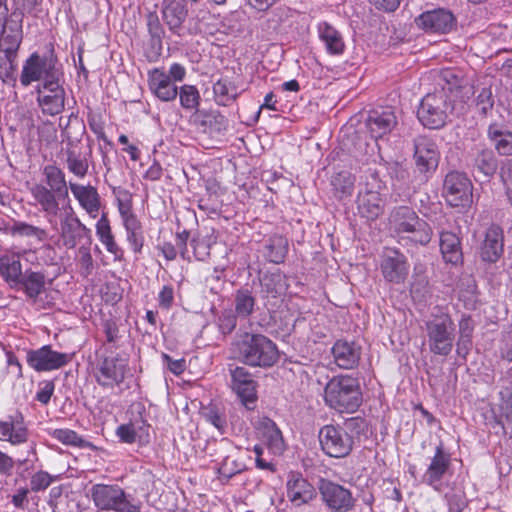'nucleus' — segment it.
Instances as JSON below:
<instances>
[{
	"label": "nucleus",
	"instance_id": "nucleus-1",
	"mask_svg": "<svg viewBox=\"0 0 512 512\" xmlns=\"http://www.w3.org/2000/svg\"><path fill=\"white\" fill-rule=\"evenodd\" d=\"M235 353L240 361L253 367H271L279 359L276 345L261 334L243 335L235 343Z\"/></svg>",
	"mask_w": 512,
	"mask_h": 512
},
{
	"label": "nucleus",
	"instance_id": "nucleus-2",
	"mask_svg": "<svg viewBox=\"0 0 512 512\" xmlns=\"http://www.w3.org/2000/svg\"><path fill=\"white\" fill-rule=\"evenodd\" d=\"M361 400L359 382L352 376H334L325 386V404L338 412L352 413L356 411Z\"/></svg>",
	"mask_w": 512,
	"mask_h": 512
},
{
	"label": "nucleus",
	"instance_id": "nucleus-3",
	"mask_svg": "<svg viewBox=\"0 0 512 512\" xmlns=\"http://www.w3.org/2000/svg\"><path fill=\"white\" fill-rule=\"evenodd\" d=\"M95 506L103 511L141 512L142 502L118 485L95 484L91 489Z\"/></svg>",
	"mask_w": 512,
	"mask_h": 512
},
{
	"label": "nucleus",
	"instance_id": "nucleus-4",
	"mask_svg": "<svg viewBox=\"0 0 512 512\" xmlns=\"http://www.w3.org/2000/svg\"><path fill=\"white\" fill-rule=\"evenodd\" d=\"M390 223L394 232L401 238L421 245H426L431 240L430 226L410 207L401 206L395 209L391 214Z\"/></svg>",
	"mask_w": 512,
	"mask_h": 512
},
{
	"label": "nucleus",
	"instance_id": "nucleus-5",
	"mask_svg": "<svg viewBox=\"0 0 512 512\" xmlns=\"http://www.w3.org/2000/svg\"><path fill=\"white\" fill-rule=\"evenodd\" d=\"M428 345L432 353L441 356L450 354L454 344L455 325L450 315L438 309L426 322Z\"/></svg>",
	"mask_w": 512,
	"mask_h": 512
},
{
	"label": "nucleus",
	"instance_id": "nucleus-6",
	"mask_svg": "<svg viewBox=\"0 0 512 512\" xmlns=\"http://www.w3.org/2000/svg\"><path fill=\"white\" fill-rule=\"evenodd\" d=\"M451 110V100L443 88L427 94L422 99L417 117L423 126L429 129H439L445 125Z\"/></svg>",
	"mask_w": 512,
	"mask_h": 512
},
{
	"label": "nucleus",
	"instance_id": "nucleus-7",
	"mask_svg": "<svg viewBox=\"0 0 512 512\" xmlns=\"http://www.w3.org/2000/svg\"><path fill=\"white\" fill-rule=\"evenodd\" d=\"M321 450L331 458H345L353 450L354 437L340 425H324L318 433Z\"/></svg>",
	"mask_w": 512,
	"mask_h": 512
},
{
	"label": "nucleus",
	"instance_id": "nucleus-8",
	"mask_svg": "<svg viewBox=\"0 0 512 512\" xmlns=\"http://www.w3.org/2000/svg\"><path fill=\"white\" fill-rule=\"evenodd\" d=\"M58 78H61V72L55 63L51 59L33 53L23 64L20 82L27 87L33 82L42 81V84H46L49 80Z\"/></svg>",
	"mask_w": 512,
	"mask_h": 512
},
{
	"label": "nucleus",
	"instance_id": "nucleus-9",
	"mask_svg": "<svg viewBox=\"0 0 512 512\" xmlns=\"http://www.w3.org/2000/svg\"><path fill=\"white\" fill-rule=\"evenodd\" d=\"M472 182L466 174L452 171L445 177L443 195L450 206L468 207L472 203Z\"/></svg>",
	"mask_w": 512,
	"mask_h": 512
},
{
	"label": "nucleus",
	"instance_id": "nucleus-10",
	"mask_svg": "<svg viewBox=\"0 0 512 512\" xmlns=\"http://www.w3.org/2000/svg\"><path fill=\"white\" fill-rule=\"evenodd\" d=\"M450 469L451 456L444 451L442 445H438L422 476V482L434 491L442 492L447 486L446 479L451 475Z\"/></svg>",
	"mask_w": 512,
	"mask_h": 512
},
{
	"label": "nucleus",
	"instance_id": "nucleus-11",
	"mask_svg": "<svg viewBox=\"0 0 512 512\" xmlns=\"http://www.w3.org/2000/svg\"><path fill=\"white\" fill-rule=\"evenodd\" d=\"M72 356L52 350L50 345H44L27 352L28 365L37 372H48L62 368L68 364Z\"/></svg>",
	"mask_w": 512,
	"mask_h": 512
},
{
	"label": "nucleus",
	"instance_id": "nucleus-12",
	"mask_svg": "<svg viewBox=\"0 0 512 512\" xmlns=\"http://www.w3.org/2000/svg\"><path fill=\"white\" fill-rule=\"evenodd\" d=\"M60 79H53L37 87V102L42 112L54 116L60 114L65 106V91Z\"/></svg>",
	"mask_w": 512,
	"mask_h": 512
},
{
	"label": "nucleus",
	"instance_id": "nucleus-13",
	"mask_svg": "<svg viewBox=\"0 0 512 512\" xmlns=\"http://www.w3.org/2000/svg\"><path fill=\"white\" fill-rule=\"evenodd\" d=\"M380 269L386 281L400 284L408 276L409 264L404 254L396 249L388 248L381 256Z\"/></svg>",
	"mask_w": 512,
	"mask_h": 512
},
{
	"label": "nucleus",
	"instance_id": "nucleus-14",
	"mask_svg": "<svg viewBox=\"0 0 512 512\" xmlns=\"http://www.w3.org/2000/svg\"><path fill=\"white\" fill-rule=\"evenodd\" d=\"M414 160L417 170L427 178L438 167L439 151L436 143L425 136H419L414 142Z\"/></svg>",
	"mask_w": 512,
	"mask_h": 512
},
{
	"label": "nucleus",
	"instance_id": "nucleus-15",
	"mask_svg": "<svg viewBox=\"0 0 512 512\" xmlns=\"http://www.w3.org/2000/svg\"><path fill=\"white\" fill-rule=\"evenodd\" d=\"M319 490L324 503L335 512H348L354 506L352 493L339 484L322 480Z\"/></svg>",
	"mask_w": 512,
	"mask_h": 512
},
{
	"label": "nucleus",
	"instance_id": "nucleus-16",
	"mask_svg": "<svg viewBox=\"0 0 512 512\" xmlns=\"http://www.w3.org/2000/svg\"><path fill=\"white\" fill-rule=\"evenodd\" d=\"M416 23L428 33L446 34L453 30L456 19L449 10L440 8L422 13Z\"/></svg>",
	"mask_w": 512,
	"mask_h": 512
},
{
	"label": "nucleus",
	"instance_id": "nucleus-17",
	"mask_svg": "<svg viewBox=\"0 0 512 512\" xmlns=\"http://www.w3.org/2000/svg\"><path fill=\"white\" fill-rule=\"evenodd\" d=\"M90 233L72 209L60 221V236L67 249H74L83 238H90Z\"/></svg>",
	"mask_w": 512,
	"mask_h": 512
},
{
	"label": "nucleus",
	"instance_id": "nucleus-18",
	"mask_svg": "<svg viewBox=\"0 0 512 512\" xmlns=\"http://www.w3.org/2000/svg\"><path fill=\"white\" fill-rule=\"evenodd\" d=\"M386 205L385 196L378 190L370 189L360 191L357 197V210L361 217L374 221L383 214Z\"/></svg>",
	"mask_w": 512,
	"mask_h": 512
},
{
	"label": "nucleus",
	"instance_id": "nucleus-19",
	"mask_svg": "<svg viewBox=\"0 0 512 512\" xmlns=\"http://www.w3.org/2000/svg\"><path fill=\"white\" fill-rule=\"evenodd\" d=\"M148 85L152 94L163 102H170L178 95L177 86L170 80V76L161 68H154L148 72Z\"/></svg>",
	"mask_w": 512,
	"mask_h": 512
},
{
	"label": "nucleus",
	"instance_id": "nucleus-20",
	"mask_svg": "<svg viewBox=\"0 0 512 512\" xmlns=\"http://www.w3.org/2000/svg\"><path fill=\"white\" fill-rule=\"evenodd\" d=\"M28 438V427L21 414L0 420V441L17 446L26 443Z\"/></svg>",
	"mask_w": 512,
	"mask_h": 512
},
{
	"label": "nucleus",
	"instance_id": "nucleus-21",
	"mask_svg": "<svg viewBox=\"0 0 512 512\" xmlns=\"http://www.w3.org/2000/svg\"><path fill=\"white\" fill-rule=\"evenodd\" d=\"M21 40L22 20L19 15L12 14L0 24V51L17 52Z\"/></svg>",
	"mask_w": 512,
	"mask_h": 512
},
{
	"label": "nucleus",
	"instance_id": "nucleus-22",
	"mask_svg": "<svg viewBox=\"0 0 512 512\" xmlns=\"http://www.w3.org/2000/svg\"><path fill=\"white\" fill-rule=\"evenodd\" d=\"M161 14L169 30L173 34L180 36L182 25L188 15L187 7L182 0H163L161 3Z\"/></svg>",
	"mask_w": 512,
	"mask_h": 512
},
{
	"label": "nucleus",
	"instance_id": "nucleus-23",
	"mask_svg": "<svg viewBox=\"0 0 512 512\" xmlns=\"http://www.w3.org/2000/svg\"><path fill=\"white\" fill-rule=\"evenodd\" d=\"M319 40L323 44L327 54L341 56L344 54L346 45L342 33L330 23L323 21L317 24Z\"/></svg>",
	"mask_w": 512,
	"mask_h": 512
},
{
	"label": "nucleus",
	"instance_id": "nucleus-24",
	"mask_svg": "<svg viewBox=\"0 0 512 512\" xmlns=\"http://www.w3.org/2000/svg\"><path fill=\"white\" fill-rule=\"evenodd\" d=\"M126 368L127 364L123 359L105 358L100 366L97 381L104 387L118 385L124 380Z\"/></svg>",
	"mask_w": 512,
	"mask_h": 512
},
{
	"label": "nucleus",
	"instance_id": "nucleus-25",
	"mask_svg": "<svg viewBox=\"0 0 512 512\" xmlns=\"http://www.w3.org/2000/svg\"><path fill=\"white\" fill-rule=\"evenodd\" d=\"M255 428L259 437L264 441L272 453L281 454L284 451L282 433L274 421L268 417H259L255 422Z\"/></svg>",
	"mask_w": 512,
	"mask_h": 512
},
{
	"label": "nucleus",
	"instance_id": "nucleus-26",
	"mask_svg": "<svg viewBox=\"0 0 512 512\" xmlns=\"http://www.w3.org/2000/svg\"><path fill=\"white\" fill-rule=\"evenodd\" d=\"M397 124V118L390 108L373 110L367 119V128L375 139L390 133Z\"/></svg>",
	"mask_w": 512,
	"mask_h": 512
},
{
	"label": "nucleus",
	"instance_id": "nucleus-27",
	"mask_svg": "<svg viewBox=\"0 0 512 512\" xmlns=\"http://www.w3.org/2000/svg\"><path fill=\"white\" fill-rule=\"evenodd\" d=\"M69 188L79 202V205L91 218H97L101 206L100 196L97 189L91 185L69 183Z\"/></svg>",
	"mask_w": 512,
	"mask_h": 512
},
{
	"label": "nucleus",
	"instance_id": "nucleus-28",
	"mask_svg": "<svg viewBox=\"0 0 512 512\" xmlns=\"http://www.w3.org/2000/svg\"><path fill=\"white\" fill-rule=\"evenodd\" d=\"M314 496V488L298 473H290L287 481V497L295 506L310 501Z\"/></svg>",
	"mask_w": 512,
	"mask_h": 512
},
{
	"label": "nucleus",
	"instance_id": "nucleus-29",
	"mask_svg": "<svg viewBox=\"0 0 512 512\" xmlns=\"http://www.w3.org/2000/svg\"><path fill=\"white\" fill-rule=\"evenodd\" d=\"M54 191L42 184H36L31 188V194L35 201L41 206L49 223H56V216L59 211V203Z\"/></svg>",
	"mask_w": 512,
	"mask_h": 512
},
{
	"label": "nucleus",
	"instance_id": "nucleus-30",
	"mask_svg": "<svg viewBox=\"0 0 512 512\" xmlns=\"http://www.w3.org/2000/svg\"><path fill=\"white\" fill-rule=\"evenodd\" d=\"M46 284L44 273L27 269L19 278L17 287L13 288L21 290L28 298L36 300L45 291Z\"/></svg>",
	"mask_w": 512,
	"mask_h": 512
},
{
	"label": "nucleus",
	"instance_id": "nucleus-31",
	"mask_svg": "<svg viewBox=\"0 0 512 512\" xmlns=\"http://www.w3.org/2000/svg\"><path fill=\"white\" fill-rule=\"evenodd\" d=\"M336 365L342 369H351L360 359V348L353 342L338 340L332 347Z\"/></svg>",
	"mask_w": 512,
	"mask_h": 512
},
{
	"label": "nucleus",
	"instance_id": "nucleus-32",
	"mask_svg": "<svg viewBox=\"0 0 512 512\" xmlns=\"http://www.w3.org/2000/svg\"><path fill=\"white\" fill-rule=\"evenodd\" d=\"M503 253V234L498 226H491L485 234L481 257L486 262H496Z\"/></svg>",
	"mask_w": 512,
	"mask_h": 512
},
{
	"label": "nucleus",
	"instance_id": "nucleus-33",
	"mask_svg": "<svg viewBox=\"0 0 512 512\" xmlns=\"http://www.w3.org/2000/svg\"><path fill=\"white\" fill-rule=\"evenodd\" d=\"M21 255L15 252H7L0 256V276L11 288L17 287V282L22 276Z\"/></svg>",
	"mask_w": 512,
	"mask_h": 512
},
{
	"label": "nucleus",
	"instance_id": "nucleus-34",
	"mask_svg": "<svg viewBox=\"0 0 512 512\" xmlns=\"http://www.w3.org/2000/svg\"><path fill=\"white\" fill-rule=\"evenodd\" d=\"M149 425L144 421H134L121 424L117 427L115 434L119 440L126 444H132L136 441L145 442L149 437Z\"/></svg>",
	"mask_w": 512,
	"mask_h": 512
},
{
	"label": "nucleus",
	"instance_id": "nucleus-35",
	"mask_svg": "<svg viewBox=\"0 0 512 512\" xmlns=\"http://www.w3.org/2000/svg\"><path fill=\"white\" fill-rule=\"evenodd\" d=\"M240 86L228 77H221L213 85L215 102L218 105L228 106L242 93Z\"/></svg>",
	"mask_w": 512,
	"mask_h": 512
},
{
	"label": "nucleus",
	"instance_id": "nucleus-36",
	"mask_svg": "<svg viewBox=\"0 0 512 512\" xmlns=\"http://www.w3.org/2000/svg\"><path fill=\"white\" fill-rule=\"evenodd\" d=\"M440 250L447 263L458 264L462 260L459 237L452 232H443L440 235Z\"/></svg>",
	"mask_w": 512,
	"mask_h": 512
},
{
	"label": "nucleus",
	"instance_id": "nucleus-37",
	"mask_svg": "<svg viewBox=\"0 0 512 512\" xmlns=\"http://www.w3.org/2000/svg\"><path fill=\"white\" fill-rule=\"evenodd\" d=\"M488 137L501 155H512V132L492 124L488 128Z\"/></svg>",
	"mask_w": 512,
	"mask_h": 512
},
{
	"label": "nucleus",
	"instance_id": "nucleus-38",
	"mask_svg": "<svg viewBox=\"0 0 512 512\" xmlns=\"http://www.w3.org/2000/svg\"><path fill=\"white\" fill-rule=\"evenodd\" d=\"M126 231V239L134 253H140L144 246L145 237L143 227L137 218L122 223Z\"/></svg>",
	"mask_w": 512,
	"mask_h": 512
},
{
	"label": "nucleus",
	"instance_id": "nucleus-39",
	"mask_svg": "<svg viewBox=\"0 0 512 512\" xmlns=\"http://www.w3.org/2000/svg\"><path fill=\"white\" fill-rule=\"evenodd\" d=\"M113 194L116 198L117 209L122 223L137 218V215L133 212L132 193L125 188L116 187L113 188Z\"/></svg>",
	"mask_w": 512,
	"mask_h": 512
},
{
	"label": "nucleus",
	"instance_id": "nucleus-40",
	"mask_svg": "<svg viewBox=\"0 0 512 512\" xmlns=\"http://www.w3.org/2000/svg\"><path fill=\"white\" fill-rule=\"evenodd\" d=\"M43 174L46 179V184L50 190L54 192H64L67 194V184L65 180V174L63 171L55 165H47Z\"/></svg>",
	"mask_w": 512,
	"mask_h": 512
},
{
	"label": "nucleus",
	"instance_id": "nucleus-41",
	"mask_svg": "<svg viewBox=\"0 0 512 512\" xmlns=\"http://www.w3.org/2000/svg\"><path fill=\"white\" fill-rule=\"evenodd\" d=\"M10 232L13 236L27 237L35 239L38 242H43L47 238L45 229L31 225L23 221H17L10 227Z\"/></svg>",
	"mask_w": 512,
	"mask_h": 512
},
{
	"label": "nucleus",
	"instance_id": "nucleus-42",
	"mask_svg": "<svg viewBox=\"0 0 512 512\" xmlns=\"http://www.w3.org/2000/svg\"><path fill=\"white\" fill-rule=\"evenodd\" d=\"M497 168V162L493 151L489 149H480L475 158V169L478 173L483 174L485 178H489L494 174Z\"/></svg>",
	"mask_w": 512,
	"mask_h": 512
},
{
	"label": "nucleus",
	"instance_id": "nucleus-43",
	"mask_svg": "<svg viewBox=\"0 0 512 512\" xmlns=\"http://www.w3.org/2000/svg\"><path fill=\"white\" fill-rule=\"evenodd\" d=\"M17 52L0 51V78L4 83L15 81Z\"/></svg>",
	"mask_w": 512,
	"mask_h": 512
},
{
	"label": "nucleus",
	"instance_id": "nucleus-44",
	"mask_svg": "<svg viewBox=\"0 0 512 512\" xmlns=\"http://www.w3.org/2000/svg\"><path fill=\"white\" fill-rule=\"evenodd\" d=\"M180 105L189 111H197L200 104V94L193 85L185 84L179 90Z\"/></svg>",
	"mask_w": 512,
	"mask_h": 512
},
{
	"label": "nucleus",
	"instance_id": "nucleus-45",
	"mask_svg": "<svg viewBox=\"0 0 512 512\" xmlns=\"http://www.w3.org/2000/svg\"><path fill=\"white\" fill-rule=\"evenodd\" d=\"M50 436L67 446L82 448L85 447L87 443L75 431L70 429H54L50 432Z\"/></svg>",
	"mask_w": 512,
	"mask_h": 512
},
{
	"label": "nucleus",
	"instance_id": "nucleus-46",
	"mask_svg": "<svg viewBox=\"0 0 512 512\" xmlns=\"http://www.w3.org/2000/svg\"><path fill=\"white\" fill-rule=\"evenodd\" d=\"M255 298L247 290H240L235 297V310L239 317L246 318L254 310Z\"/></svg>",
	"mask_w": 512,
	"mask_h": 512
},
{
	"label": "nucleus",
	"instance_id": "nucleus-47",
	"mask_svg": "<svg viewBox=\"0 0 512 512\" xmlns=\"http://www.w3.org/2000/svg\"><path fill=\"white\" fill-rule=\"evenodd\" d=\"M235 393L240 398L243 405L251 409L256 402V383H245L244 385L232 387Z\"/></svg>",
	"mask_w": 512,
	"mask_h": 512
},
{
	"label": "nucleus",
	"instance_id": "nucleus-48",
	"mask_svg": "<svg viewBox=\"0 0 512 512\" xmlns=\"http://www.w3.org/2000/svg\"><path fill=\"white\" fill-rule=\"evenodd\" d=\"M67 167L75 176L84 178L88 171V162L85 158L71 151L67 155Z\"/></svg>",
	"mask_w": 512,
	"mask_h": 512
},
{
	"label": "nucleus",
	"instance_id": "nucleus-49",
	"mask_svg": "<svg viewBox=\"0 0 512 512\" xmlns=\"http://www.w3.org/2000/svg\"><path fill=\"white\" fill-rule=\"evenodd\" d=\"M76 261L83 276H88L93 270V258L88 246H81L76 255Z\"/></svg>",
	"mask_w": 512,
	"mask_h": 512
},
{
	"label": "nucleus",
	"instance_id": "nucleus-50",
	"mask_svg": "<svg viewBox=\"0 0 512 512\" xmlns=\"http://www.w3.org/2000/svg\"><path fill=\"white\" fill-rule=\"evenodd\" d=\"M475 103L479 112L483 115H487L494 105L491 89L482 88L476 97Z\"/></svg>",
	"mask_w": 512,
	"mask_h": 512
},
{
	"label": "nucleus",
	"instance_id": "nucleus-51",
	"mask_svg": "<svg viewBox=\"0 0 512 512\" xmlns=\"http://www.w3.org/2000/svg\"><path fill=\"white\" fill-rule=\"evenodd\" d=\"M147 26L152 41L161 48L164 30L156 14L148 16Z\"/></svg>",
	"mask_w": 512,
	"mask_h": 512
},
{
	"label": "nucleus",
	"instance_id": "nucleus-52",
	"mask_svg": "<svg viewBox=\"0 0 512 512\" xmlns=\"http://www.w3.org/2000/svg\"><path fill=\"white\" fill-rule=\"evenodd\" d=\"M206 420L212 424L220 433H224L227 427V421L224 413L216 408H210L205 413Z\"/></svg>",
	"mask_w": 512,
	"mask_h": 512
},
{
	"label": "nucleus",
	"instance_id": "nucleus-53",
	"mask_svg": "<svg viewBox=\"0 0 512 512\" xmlns=\"http://www.w3.org/2000/svg\"><path fill=\"white\" fill-rule=\"evenodd\" d=\"M191 245L194 250V256L197 260L203 261L210 254V242L205 238H194L191 241Z\"/></svg>",
	"mask_w": 512,
	"mask_h": 512
},
{
	"label": "nucleus",
	"instance_id": "nucleus-54",
	"mask_svg": "<svg viewBox=\"0 0 512 512\" xmlns=\"http://www.w3.org/2000/svg\"><path fill=\"white\" fill-rule=\"evenodd\" d=\"M51 475L45 471L36 472L30 480L31 489L33 491L45 490L52 483Z\"/></svg>",
	"mask_w": 512,
	"mask_h": 512
},
{
	"label": "nucleus",
	"instance_id": "nucleus-55",
	"mask_svg": "<svg viewBox=\"0 0 512 512\" xmlns=\"http://www.w3.org/2000/svg\"><path fill=\"white\" fill-rule=\"evenodd\" d=\"M96 235L100 242L113 237L110 221L106 213H103L95 225Z\"/></svg>",
	"mask_w": 512,
	"mask_h": 512
},
{
	"label": "nucleus",
	"instance_id": "nucleus-56",
	"mask_svg": "<svg viewBox=\"0 0 512 512\" xmlns=\"http://www.w3.org/2000/svg\"><path fill=\"white\" fill-rule=\"evenodd\" d=\"M263 285L266 287L267 291L276 296L281 294L285 287L282 283V276L280 274H272L270 277H265L263 279Z\"/></svg>",
	"mask_w": 512,
	"mask_h": 512
},
{
	"label": "nucleus",
	"instance_id": "nucleus-57",
	"mask_svg": "<svg viewBox=\"0 0 512 512\" xmlns=\"http://www.w3.org/2000/svg\"><path fill=\"white\" fill-rule=\"evenodd\" d=\"M54 389L55 386L52 381H45L40 383L35 399L44 405L48 404L54 393Z\"/></svg>",
	"mask_w": 512,
	"mask_h": 512
},
{
	"label": "nucleus",
	"instance_id": "nucleus-58",
	"mask_svg": "<svg viewBox=\"0 0 512 512\" xmlns=\"http://www.w3.org/2000/svg\"><path fill=\"white\" fill-rule=\"evenodd\" d=\"M501 410L505 417L512 422V388H503L500 391Z\"/></svg>",
	"mask_w": 512,
	"mask_h": 512
},
{
	"label": "nucleus",
	"instance_id": "nucleus-59",
	"mask_svg": "<svg viewBox=\"0 0 512 512\" xmlns=\"http://www.w3.org/2000/svg\"><path fill=\"white\" fill-rule=\"evenodd\" d=\"M232 387L244 385L245 383H256L251 374L244 367H236L231 371Z\"/></svg>",
	"mask_w": 512,
	"mask_h": 512
},
{
	"label": "nucleus",
	"instance_id": "nucleus-60",
	"mask_svg": "<svg viewBox=\"0 0 512 512\" xmlns=\"http://www.w3.org/2000/svg\"><path fill=\"white\" fill-rule=\"evenodd\" d=\"M174 299L173 288L170 286H163L158 295V302L162 308L168 309L172 305Z\"/></svg>",
	"mask_w": 512,
	"mask_h": 512
},
{
	"label": "nucleus",
	"instance_id": "nucleus-61",
	"mask_svg": "<svg viewBox=\"0 0 512 512\" xmlns=\"http://www.w3.org/2000/svg\"><path fill=\"white\" fill-rule=\"evenodd\" d=\"M14 464L13 458L0 449V475H10Z\"/></svg>",
	"mask_w": 512,
	"mask_h": 512
},
{
	"label": "nucleus",
	"instance_id": "nucleus-62",
	"mask_svg": "<svg viewBox=\"0 0 512 512\" xmlns=\"http://www.w3.org/2000/svg\"><path fill=\"white\" fill-rule=\"evenodd\" d=\"M167 75L170 76V80L172 82L173 81L174 82H181V81L184 80V78L186 76V70H185L183 65H181L179 63H173L170 66Z\"/></svg>",
	"mask_w": 512,
	"mask_h": 512
},
{
	"label": "nucleus",
	"instance_id": "nucleus-63",
	"mask_svg": "<svg viewBox=\"0 0 512 512\" xmlns=\"http://www.w3.org/2000/svg\"><path fill=\"white\" fill-rule=\"evenodd\" d=\"M370 3L379 10L392 12L396 10L400 4V0H369Z\"/></svg>",
	"mask_w": 512,
	"mask_h": 512
},
{
	"label": "nucleus",
	"instance_id": "nucleus-64",
	"mask_svg": "<svg viewBox=\"0 0 512 512\" xmlns=\"http://www.w3.org/2000/svg\"><path fill=\"white\" fill-rule=\"evenodd\" d=\"M474 324L470 317L463 316L459 322V336L472 338Z\"/></svg>",
	"mask_w": 512,
	"mask_h": 512
}]
</instances>
